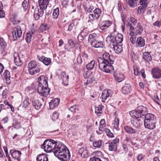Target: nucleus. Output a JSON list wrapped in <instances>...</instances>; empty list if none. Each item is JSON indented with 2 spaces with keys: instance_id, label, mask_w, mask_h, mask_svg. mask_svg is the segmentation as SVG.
Returning <instances> with one entry per match:
<instances>
[{
  "instance_id": "nucleus-1",
  "label": "nucleus",
  "mask_w": 161,
  "mask_h": 161,
  "mask_svg": "<svg viewBox=\"0 0 161 161\" xmlns=\"http://www.w3.org/2000/svg\"><path fill=\"white\" fill-rule=\"evenodd\" d=\"M97 61L99 68L102 71L109 73L114 70V67L112 65L114 63V58L108 53H103L102 57H99Z\"/></svg>"
},
{
  "instance_id": "nucleus-2",
  "label": "nucleus",
  "mask_w": 161,
  "mask_h": 161,
  "mask_svg": "<svg viewBox=\"0 0 161 161\" xmlns=\"http://www.w3.org/2000/svg\"><path fill=\"white\" fill-rule=\"evenodd\" d=\"M147 112V108L142 105L136 107L135 111L132 110L130 112V116L133 118L134 117L131 123L135 129L138 130V129L141 127L142 125V121L139 119L144 116Z\"/></svg>"
},
{
  "instance_id": "nucleus-3",
  "label": "nucleus",
  "mask_w": 161,
  "mask_h": 161,
  "mask_svg": "<svg viewBox=\"0 0 161 161\" xmlns=\"http://www.w3.org/2000/svg\"><path fill=\"white\" fill-rule=\"evenodd\" d=\"M66 147L61 142H58L56 143V147L53 151L55 156L62 161H69L70 158L69 151L66 152Z\"/></svg>"
},
{
  "instance_id": "nucleus-4",
  "label": "nucleus",
  "mask_w": 161,
  "mask_h": 161,
  "mask_svg": "<svg viewBox=\"0 0 161 161\" xmlns=\"http://www.w3.org/2000/svg\"><path fill=\"white\" fill-rule=\"evenodd\" d=\"M57 142L52 139L46 140L43 143V147L44 150L47 153L53 152L56 147Z\"/></svg>"
},
{
  "instance_id": "nucleus-5",
  "label": "nucleus",
  "mask_w": 161,
  "mask_h": 161,
  "mask_svg": "<svg viewBox=\"0 0 161 161\" xmlns=\"http://www.w3.org/2000/svg\"><path fill=\"white\" fill-rule=\"evenodd\" d=\"M50 90L47 86H38L37 91L40 95L46 97L49 93Z\"/></svg>"
},
{
  "instance_id": "nucleus-6",
  "label": "nucleus",
  "mask_w": 161,
  "mask_h": 161,
  "mask_svg": "<svg viewBox=\"0 0 161 161\" xmlns=\"http://www.w3.org/2000/svg\"><path fill=\"white\" fill-rule=\"evenodd\" d=\"M12 34L14 41H16L22 35V31L20 27L17 26L14 27L12 31Z\"/></svg>"
},
{
  "instance_id": "nucleus-7",
  "label": "nucleus",
  "mask_w": 161,
  "mask_h": 161,
  "mask_svg": "<svg viewBox=\"0 0 161 161\" xmlns=\"http://www.w3.org/2000/svg\"><path fill=\"white\" fill-rule=\"evenodd\" d=\"M153 77L155 79H158L161 77V69L158 68H153L151 70Z\"/></svg>"
},
{
  "instance_id": "nucleus-8",
  "label": "nucleus",
  "mask_w": 161,
  "mask_h": 161,
  "mask_svg": "<svg viewBox=\"0 0 161 161\" xmlns=\"http://www.w3.org/2000/svg\"><path fill=\"white\" fill-rule=\"evenodd\" d=\"M88 55L85 52L81 54L78 55L77 58V63L78 64H81L83 62H85L88 58Z\"/></svg>"
},
{
  "instance_id": "nucleus-9",
  "label": "nucleus",
  "mask_w": 161,
  "mask_h": 161,
  "mask_svg": "<svg viewBox=\"0 0 161 161\" xmlns=\"http://www.w3.org/2000/svg\"><path fill=\"white\" fill-rule=\"evenodd\" d=\"M10 153L14 159H16L17 161L20 160L21 153L20 151L12 149L10 150Z\"/></svg>"
},
{
  "instance_id": "nucleus-10",
  "label": "nucleus",
  "mask_w": 161,
  "mask_h": 161,
  "mask_svg": "<svg viewBox=\"0 0 161 161\" xmlns=\"http://www.w3.org/2000/svg\"><path fill=\"white\" fill-rule=\"evenodd\" d=\"M45 9H40L37 7L35 9L34 16L35 19L36 20H39L40 17H42L44 14V10Z\"/></svg>"
},
{
  "instance_id": "nucleus-11",
  "label": "nucleus",
  "mask_w": 161,
  "mask_h": 161,
  "mask_svg": "<svg viewBox=\"0 0 161 161\" xmlns=\"http://www.w3.org/2000/svg\"><path fill=\"white\" fill-rule=\"evenodd\" d=\"M69 75L66 73L65 71H63L61 72L59 76V77L62 81V83L64 85H68L69 81Z\"/></svg>"
},
{
  "instance_id": "nucleus-12",
  "label": "nucleus",
  "mask_w": 161,
  "mask_h": 161,
  "mask_svg": "<svg viewBox=\"0 0 161 161\" xmlns=\"http://www.w3.org/2000/svg\"><path fill=\"white\" fill-rule=\"evenodd\" d=\"M125 131L129 134H137L139 133V131L137 129L135 128H133L132 127L125 125L124 127Z\"/></svg>"
},
{
  "instance_id": "nucleus-13",
  "label": "nucleus",
  "mask_w": 161,
  "mask_h": 161,
  "mask_svg": "<svg viewBox=\"0 0 161 161\" xmlns=\"http://www.w3.org/2000/svg\"><path fill=\"white\" fill-rule=\"evenodd\" d=\"M114 75L115 80L118 82H120L125 79L124 75L118 71L114 73Z\"/></svg>"
},
{
  "instance_id": "nucleus-14",
  "label": "nucleus",
  "mask_w": 161,
  "mask_h": 161,
  "mask_svg": "<svg viewBox=\"0 0 161 161\" xmlns=\"http://www.w3.org/2000/svg\"><path fill=\"white\" fill-rule=\"evenodd\" d=\"M112 95V92L110 90L105 89L104 90L102 93L101 97L103 99V102H105L106 100L108 97H111Z\"/></svg>"
},
{
  "instance_id": "nucleus-15",
  "label": "nucleus",
  "mask_w": 161,
  "mask_h": 161,
  "mask_svg": "<svg viewBox=\"0 0 161 161\" xmlns=\"http://www.w3.org/2000/svg\"><path fill=\"white\" fill-rule=\"evenodd\" d=\"M78 151L79 154L82 158H86L90 155L89 153L86 148L81 147L79 149Z\"/></svg>"
},
{
  "instance_id": "nucleus-16",
  "label": "nucleus",
  "mask_w": 161,
  "mask_h": 161,
  "mask_svg": "<svg viewBox=\"0 0 161 161\" xmlns=\"http://www.w3.org/2000/svg\"><path fill=\"white\" fill-rule=\"evenodd\" d=\"M37 57L38 59L46 65H49L51 63V60L50 58L46 57L43 56H38Z\"/></svg>"
},
{
  "instance_id": "nucleus-17",
  "label": "nucleus",
  "mask_w": 161,
  "mask_h": 161,
  "mask_svg": "<svg viewBox=\"0 0 161 161\" xmlns=\"http://www.w3.org/2000/svg\"><path fill=\"white\" fill-rule=\"evenodd\" d=\"M144 124L146 128L150 130L153 129L155 127L154 121L144 120Z\"/></svg>"
},
{
  "instance_id": "nucleus-18",
  "label": "nucleus",
  "mask_w": 161,
  "mask_h": 161,
  "mask_svg": "<svg viewBox=\"0 0 161 161\" xmlns=\"http://www.w3.org/2000/svg\"><path fill=\"white\" fill-rule=\"evenodd\" d=\"M38 86H48L47 78L44 75L41 76L38 78Z\"/></svg>"
},
{
  "instance_id": "nucleus-19",
  "label": "nucleus",
  "mask_w": 161,
  "mask_h": 161,
  "mask_svg": "<svg viewBox=\"0 0 161 161\" xmlns=\"http://www.w3.org/2000/svg\"><path fill=\"white\" fill-rule=\"evenodd\" d=\"M131 91V86L129 84H125L122 88V92L125 94H128Z\"/></svg>"
},
{
  "instance_id": "nucleus-20",
  "label": "nucleus",
  "mask_w": 161,
  "mask_h": 161,
  "mask_svg": "<svg viewBox=\"0 0 161 161\" xmlns=\"http://www.w3.org/2000/svg\"><path fill=\"white\" fill-rule=\"evenodd\" d=\"M59 100L58 98H55L49 103V107L51 109H53L55 107L57 106L59 103Z\"/></svg>"
},
{
  "instance_id": "nucleus-21",
  "label": "nucleus",
  "mask_w": 161,
  "mask_h": 161,
  "mask_svg": "<svg viewBox=\"0 0 161 161\" xmlns=\"http://www.w3.org/2000/svg\"><path fill=\"white\" fill-rule=\"evenodd\" d=\"M142 58L146 61L149 62L152 60V57L149 53L144 52L142 54Z\"/></svg>"
},
{
  "instance_id": "nucleus-22",
  "label": "nucleus",
  "mask_w": 161,
  "mask_h": 161,
  "mask_svg": "<svg viewBox=\"0 0 161 161\" xmlns=\"http://www.w3.org/2000/svg\"><path fill=\"white\" fill-rule=\"evenodd\" d=\"M14 56V62L16 65L18 66H20L22 64V62L20 59L18 54L17 53H15Z\"/></svg>"
},
{
  "instance_id": "nucleus-23",
  "label": "nucleus",
  "mask_w": 161,
  "mask_h": 161,
  "mask_svg": "<svg viewBox=\"0 0 161 161\" xmlns=\"http://www.w3.org/2000/svg\"><path fill=\"white\" fill-rule=\"evenodd\" d=\"M136 46L140 47L144 46L145 45V40L142 37H138L136 41Z\"/></svg>"
},
{
  "instance_id": "nucleus-24",
  "label": "nucleus",
  "mask_w": 161,
  "mask_h": 161,
  "mask_svg": "<svg viewBox=\"0 0 161 161\" xmlns=\"http://www.w3.org/2000/svg\"><path fill=\"white\" fill-rule=\"evenodd\" d=\"M37 161H48L47 155L46 154H40L37 156Z\"/></svg>"
},
{
  "instance_id": "nucleus-25",
  "label": "nucleus",
  "mask_w": 161,
  "mask_h": 161,
  "mask_svg": "<svg viewBox=\"0 0 161 161\" xmlns=\"http://www.w3.org/2000/svg\"><path fill=\"white\" fill-rule=\"evenodd\" d=\"M7 44L3 39H0V50L2 53L6 50Z\"/></svg>"
},
{
  "instance_id": "nucleus-26",
  "label": "nucleus",
  "mask_w": 161,
  "mask_h": 161,
  "mask_svg": "<svg viewBox=\"0 0 161 161\" xmlns=\"http://www.w3.org/2000/svg\"><path fill=\"white\" fill-rule=\"evenodd\" d=\"M29 73L32 75H34L37 73L40 72V69L39 66L28 69Z\"/></svg>"
},
{
  "instance_id": "nucleus-27",
  "label": "nucleus",
  "mask_w": 161,
  "mask_h": 161,
  "mask_svg": "<svg viewBox=\"0 0 161 161\" xmlns=\"http://www.w3.org/2000/svg\"><path fill=\"white\" fill-rule=\"evenodd\" d=\"M156 118V116L153 114L150 113L147 114L145 116L144 120L154 121Z\"/></svg>"
},
{
  "instance_id": "nucleus-28",
  "label": "nucleus",
  "mask_w": 161,
  "mask_h": 161,
  "mask_svg": "<svg viewBox=\"0 0 161 161\" xmlns=\"http://www.w3.org/2000/svg\"><path fill=\"white\" fill-rule=\"evenodd\" d=\"M32 104L35 108L37 110L39 109L42 105L40 102L38 100H32Z\"/></svg>"
},
{
  "instance_id": "nucleus-29",
  "label": "nucleus",
  "mask_w": 161,
  "mask_h": 161,
  "mask_svg": "<svg viewBox=\"0 0 161 161\" xmlns=\"http://www.w3.org/2000/svg\"><path fill=\"white\" fill-rule=\"evenodd\" d=\"M91 44L92 46L95 48L102 47L103 46V44L102 42L97 41L96 40L93 41Z\"/></svg>"
},
{
  "instance_id": "nucleus-30",
  "label": "nucleus",
  "mask_w": 161,
  "mask_h": 161,
  "mask_svg": "<svg viewBox=\"0 0 161 161\" xmlns=\"http://www.w3.org/2000/svg\"><path fill=\"white\" fill-rule=\"evenodd\" d=\"M113 46L114 51L117 53L121 52L123 50V48L122 46L119 44H114Z\"/></svg>"
},
{
  "instance_id": "nucleus-31",
  "label": "nucleus",
  "mask_w": 161,
  "mask_h": 161,
  "mask_svg": "<svg viewBox=\"0 0 161 161\" xmlns=\"http://www.w3.org/2000/svg\"><path fill=\"white\" fill-rule=\"evenodd\" d=\"M75 46L74 42L72 39H69L68 41V44H66L65 47L66 49L72 48Z\"/></svg>"
},
{
  "instance_id": "nucleus-32",
  "label": "nucleus",
  "mask_w": 161,
  "mask_h": 161,
  "mask_svg": "<svg viewBox=\"0 0 161 161\" xmlns=\"http://www.w3.org/2000/svg\"><path fill=\"white\" fill-rule=\"evenodd\" d=\"M45 1L43 0H39V7L42 9H45L47 7L48 3H46Z\"/></svg>"
},
{
  "instance_id": "nucleus-33",
  "label": "nucleus",
  "mask_w": 161,
  "mask_h": 161,
  "mask_svg": "<svg viewBox=\"0 0 161 161\" xmlns=\"http://www.w3.org/2000/svg\"><path fill=\"white\" fill-rule=\"evenodd\" d=\"M3 76L6 80L7 83L8 84L10 83V76L9 72L7 70H5L3 74Z\"/></svg>"
},
{
  "instance_id": "nucleus-34",
  "label": "nucleus",
  "mask_w": 161,
  "mask_h": 161,
  "mask_svg": "<svg viewBox=\"0 0 161 161\" xmlns=\"http://www.w3.org/2000/svg\"><path fill=\"white\" fill-rule=\"evenodd\" d=\"M102 141L101 140H98L94 141L93 142V146L96 148H100L102 145Z\"/></svg>"
},
{
  "instance_id": "nucleus-35",
  "label": "nucleus",
  "mask_w": 161,
  "mask_h": 161,
  "mask_svg": "<svg viewBox=\"0 0 161 161\" xmlns=\"http://www.w3.org/2000/svg\"><path fill=\"white\" fill-rule=\"evenodd\" d=\"M94 15L95 16V18L97 19L99 18V16L101 14V10L99 8L95 9L93 11Z\"/></svg>"
},
{
  "instance_id": "nucleus-36",
  "label": "nucleus",
  "mask_w": 161,
  "mask_h": 161,
  "mask_svg": "<svg viewBox=\"0 0 161 161\" xmlns=\"http://www.w3.org/2000/svg\"><path fill=\"white\" fill-rule=\"evenodd\" d=\"M37 64H36V62L34 61H31L27 65L28 69H31L32 68H34L35 67L38 66Z\"/></svg>"
},
{
  "instance_id": "nucleus-37",
  "label": "nucleus",
  "mask_w": 161,
  "mask_h": 161,
  "mask_svg": "<svg viewBox=\"0 0 161 161\" xmlns=\"http://www.w3.org/2000/svg\"><path fill=\"white\" fill-rule=\"evenodd\" d=\"M135 33L136 34H140L143 31L142 27L139 24H137L136 27L135 28Z\"/></svg>"
},
{
  "instance_id": "nucleus-38",
  "label": "nucleus",
  "mask_w": 161,
  "mask_h": 161,
  "mask_svg": "<svg viewBox=\"0 0 161 161\" xmlns=\"http://www.w3.org/2000/svg\"><path fill=\"white\" fill-rule=\"evenodd\" d=\"M116 40V44L121 43L123 41V36L120 34H118L115 36Z\"/></svg>"
},
{
  "instance_id": "nucleus-39",
  "label": "nucleus",
  "mask_w": 161,
  "mask_h": 161,
  "mask_svg": "<svg viewBox=\"0 0 161 161\" xmlns=\"http://www.w3.org/2000/svg\"><path fill=\"white\" fill-rule=\"evenodd\" d=\"M107 38H109L110 42L111 43H113V45L114 44H116L115 36L113 35V34H110V36H108Z\"/></svg>"
},
{
  "instance_id": "nucleus-40",
  "label": "nucleus",
  "mask_w": 161,
  "mask_h": 161,
  "mask_svg": "<svg viewBox=\"0 0 161 161\" xmlns=\"http://www.w3.org/2000/svg\"><path fill=\"white\" fill-rule=\"evenodd\" d=\"M59 8H56L53 9V18L54 19H57L59 14Z\"/></svg>"
},
{
  "instance_id": "nucleus-41",
  "label": "nucleus",
  "mask_w": 161,
  "mask_h": 161,
  "mask_svg": "<svg viewBox=\"0 0 161 161\" xmlns=\"http://www.w3.org/2000/svg\"><path fill=\"white\" fill-rule=\"evenodd\" d=\"M95 64V61L94 60H92L89 63L87 64L86 65V67L88 70H91L94 67Z\"/></svg>"
},
{
  "instance_id": "nucleus-42",
  "label": "nucleus",
  "mask_w": 161,
  "mask_h": 161,
  "mask_svg": "<svg viewBox=\"0 0 161 161\" xmlns=\"http://www.w3.org/2000/svg\"><path fill=\"white\" fill-rule=\"evenodd\" d=\"M138 0H128V2L129 6L131 8H134L136 6Z\"/></svg>"
},
{
  "instance_id": "nucleus-43",
  "label": "nucleus",
  "mask_w": 161,
  "mask_h": 161,
  "mask_svg": "<svg viewBox=\"0 0 161 161\" xmlns=\"http://www.w3.org/2000/svg\"><path fill=\"white\" fill-rule=\"evenodd\" d=\"M119 124V119L118 118H115L113 120V128L116 130H117L118 128Z\"/></svg>"
},
{
  "instance_id": "nucleus-44",
  "label": "nucleus",
  "mask_w": 161,
  "mask_h": 161,
  "mask_svg": "<svg viewBox=\"0 0 161 161\" xmlns=\"http://www.w3.org/2000/svg\"><path fill=\"white\" fill-rule=\"evenodd\" d=\"M30 105L29 98L26 97L25 98L23 103V107L25 108H28Z\"/></svg>"
},
{
  "instance_id": "nucleus-45",
  "label": "nucleus",
  "mask_w": 161,
  "mask_h": 161,
  "mask_svg": "<svg viewBox=\"0 0 161 161\" xmlns=\"http://www.w3.org/2000/svg\"><path fill=\"white\" fill-rule=\"evenodd\" d=\"M3 6L2 3L1 2H0V18H3L5 16V13L4 11L3 10Z\"/></svg>"
},
{
  "instance_id": "nucleus-46",
  "label": "nucleus",
  "mask_w": 161,
  "mask_h": 161,
  "mask_svg": "<svg viewBox=\"0 0 161 161\" xmlns=\"http://www.w3.org/2000/svg\"><path fill=\"white\" fill-rule=\"evenodd\" d=\"M81 119V116L78 115L76 116L73 117L71 118L72 121H73L74 123H77L79 122Z\"/></svg>"
},
{
  "instance_id": "nucleus-47",
  "label": "nucleus",
  "mask_w": 161,
  "mask_h": 161,
  "mask_svg": "<svg viewBox=\"0 0 161 161\" xmlns=\"http://www.w3.org/2000/svg\"><path fill=\"white\" fill-rule=\"evenodd\" d=\"M142 6H139L138 8V12L139 14H143L146 10V8L147 6H144L143 5H142Z\"/></svg>"
},
{
  "instance_id": "nucleus-48",
  "label": "nucleus",
  "mask_w": 161,
  "mask_h": 161,
  "mask_svg": "<svg viewBox=\"0 0 161 161\" xmlns=\"http://www.w3.org/2000/svg\"><path fill=\"white\" fill-rule=\"evenodd\" d=\"M26 36L25 38V40L27 43L30 42L31 41L32 35L30 33H27Z\"/></svg>"
},
{
  "instance_id": "nucleus-49",
  "label": "nucleus",
  "mask_w": 161,
  "mask_h": 161,
  "mask_svg": "<svg viewBox=\"0 0 161 161\" xmlns=\"http://www.w3.org/2000/svg\"><path fill=\"white\" fill-rule=\"evenodd\" d=\"M104 106L102 105H99L98 107H96L95 113L97 114L101 113L102 112V108Z\"/></svg>"
},
{
  "instance_id": "nucleus-50",
  "label": "nucleus",
  "mask_w": 161,
  "mask_h": 161,
  "mask_svg": "<svg viewBox=\"0 0 161 161\" xmlns=\"http://www.w3.org/2000/svg\"><path fill=\"white\" fill-rule=\"evenodd\" d=\"M29 0H24L22 3V7L24 10H26L28 5Z\"/></svg>"
},
{
  "instance_id": "nucleus-51",
  "label": "nucleus",
  "mask_w": 161,
  "mask_h": 161,
  "mask_svg": "<svg viewBox=\"0 0 161 161\" xmlns=\"http://www.w3.org/2000/svg\"><path fill=\"white\" fill-rule=\"evenodd\" d=\"M117 145H114L111 143H109V150L111 151H114L116 150Z\"/></svg>"
},
{
  "instance_id": "nucleus-52",
  "label": "nucleus",
  "mask_w": 161,
  "mask_h": 161,
  "mask_svg": "<svg viewBox=\"0 0 161 161\" xmlns=\"http://www.w3.org/2000/svg\"><path fill=\"white\" fill-rule=\"evenodd\" d=\"M94 9L93 6L88 5L85 7V11L88 13H90Z\"/></svg>"
},
{
  "instance_id": "nucleus-53",
  "label": "nucleus",
  "mask_w": 161,
  "mask_h": 161,
  "mask_svg": "<svg viewBox=\"0 0 161 161\" xmlns=\"http://www.w3.org/2000/svg\"><path fill=\"white\" fill-rule=\"evenodd\" d=\"M78 106L76 105H73L71 106L69 108V110L73 113L76 112V110H78Z\"/></svg>"
},
{
  "instance_id": "nucleus-54",
  "label": "nucleus",
  "mask_w": 161,
  "mask_h": 161,
  "mask_svg": "<svg viewBox=\"0 0 161 161\" xmlns=\"http://www.w3.org/2000/svg\"><path fill=\"white\" fill-rule=\"evenodd\" d=\"M88 33V31L87 30V29L84 28L81 31L80 34L83 37L85 36H86Z\"/></svg>"
},
{
  "instance_id": "nucleus-55",
  "label": "nucleus",
  "mask_w": 161,
  "mask_h": 161,
  "mask_svg": "<svg viewBox=\"0 0 161 161\" xmlns=\"http://www.w3.org/2000/svg\"><path fill=\"white\" fill-rule=\"evenodd\" d=\"M95 40V35L91 34L89 35L88 38V41L89 42L91 43L93 41Z\"/></svg>"
},
{
  "instance_id": "nucleus-56",
  "label": "nucleus",
  "mask_w": 161,
  "mask_h": 161,
  "mask_svg": "<svg viewBox=\"0 0 161 161\" xmlns=\"http://www.w3.org/2000/svg\"><path fill=\"white\" fill-rule=\"evenodd\" d=\"M149 0H140V3L141 5L147 6Z\"/></svg>"
},
{
  "instance_id": "nucleus-57",
  "label": "nucleus",
  "mask_w": 161,
  "mask_h": 161,
  "mask_svg": "<svg viewBox=\"0 0 161 161\" xmlns=\"http://www.w3.org/2000/svg\"><path fill=\"white\" fill-rule=\"evenodd\" d=\"M14 127L17 129H18L21 127L20 123V122L15 121L13 124Z\"/></svg>"
},
{
  "instance_id": "nucleus-58",
  "label": "nucleus",
  "mask_w": 161,
  "mask_h": 161,
  "mask_svg": "<svg viewBox=\"0 0 161 161\" xmlns=\"http://www.w3.org/2000/svg\"><path fill=\"white\" fill-rule=\"evenodd\" d=\"M58 113L57 112H55L53 113L52 116V119L53 121H54L58 119Z\"/></svg>"
},
{
  "instance_id": "nucleus-59",
  "label": "nucleus",
  "mask_w": 161,
  "mask_h": 161,
  "mask_svg": "<svg viewBox=\"0 0 161 161\" xmlns=\"http://www.w3.org/2000/svg\"><path fill=\"white\" fill-rule=\"evenodd\" d=\"M95 18V16L93 14H90L88 15V22L92 21Z\"/></svg>"
},
{
  "instance_id": "nucleus-60",
  "label": "nucleus",
  "mask_w": 161,
  "mask_h": 161,
  "mask_svg": "<svg viewBox=\"0 0 161 161\" xmlns=\"http://www.w3.org/2000/svg\"><path fill=\"white\" fill-rule=\"evenodd\" d=\"M106 126L105 122V119H102L100 122V126L102 127H104Z\"/></svg>"
},
{
  "instance_id": "nucleus-61",
  "label": "nucleus",
  "mask_w": 161,
  "mask_h": 161,
  "mask_svg": "<svg viewBox=\"0 0 161 161\" xmlns=\"http://www.w3.org/2000/svg\"><path fill=\"white\" fill-rule=\"evenodd\" d=\"M153 25L158 27H160L161 26V22L157 20L153 23Z\"/></svg>"
},
{
  "instance_id": "nucleus-62",
  "label": "nucleus",
  "mask_w": 161,
  "mask_h": 161,
  "mask_svg": "<svg viewBox=\"0 0 161 161\" xmlns=\"http://www.w3.org/2000/svg\"><path fill=\"white\" fill-rule=\"evenodd\" d=\"M7 92L8 90L6 89H5L2 92V96L4 98H6L7 97Z\"/></svg>"
},
{
  "instance_id": "nucleus-63",
  "label": "nucleus",
  "mask_w": 161,
  "mask_h": 161,
  "mask_svg": "<svg viewBox=\"0 0 161 161\" xmlns=\"http://www.w3.org/2000/svg\"><path fill=\"white\" fill-rule=\"evenodd\" d=\"M89 161H102L101 159L97 157H93L90 158Z\"/></svg>"
},
{
  "instance_id": "nucleus-64",
  "label": "nucleus",
  "mask_w": 161,
  "mask_h": 161,
  "mask_svg": "<svg viewBox=\"0 0 161 161\" xmlns=\"http://www.w3.org/2000/svg\"><path fill=\"white\" fill-rule=\"evenodd\" d=\"M136 38V36H130V40L133 44H134L135 43Z\"/></svg>"
}]
</instances>
